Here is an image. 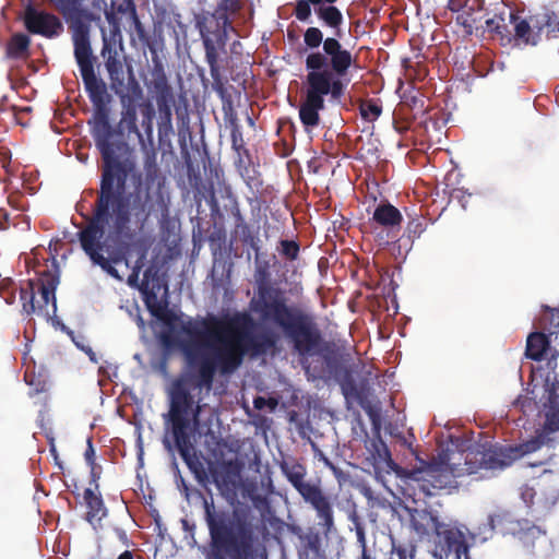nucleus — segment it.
<instances>
[{
    "mask_svg": "<svg viewBox=\"0 0 559 559\" xmlns=\"http://www.w3.org/2000/svg\"><path fill=\"white\" fill-rule=\"evenodd\" d=\"M117 96L121 106L118 128L110 123L111 98L106 105L107 127L98 124L95 106L92 119L88 120L92 138L102 157L100 180L92 215L85 217L86 224L76 233V237L81 249L94 265L120 280L115 264L127 263L134 252L141 251L144 255L145 239L142 231L153 206L147 191L144 194L127 193L128 178L135 169V162L123 131L134 134L144 144L143 133L138 126L139 105L144 94L130 64L128 91Z\"/></svg>",
    "mask_w": 559,
    "mask_h": 559,
    "instance_id": "nucleus-1",
    "label": "nucleus"
},
{
    "mask_svg": "<svg viewBox=\"0 0 559 559\" xmlns=\"http://www.w3.org/2000/svg\"><path fill=\"white\" fill-rule=\"evenodd\" d=\"M252 324L247 313H236L231 317H209L202 321L204 331H192L183 328L190 335L204 338L209 350L183 349L190 370L194 371L195 385L210 390L216 373L230 376L243 362L246 355L252 356L274 354L277 352L278 335L265 331L255 337L246 330Z\"/></svg>",
    "mask_w": 559,
    "mask_h": 559,
    "instance_id": "nucleus-2",
    "label": "nucleus"
},
{
    "mask_svg": "<svg viewBox=\"0 0 559 559\" xmlns=\"http://www.w3.org/2000/svg\"><path fill=\"white\" fill-rule=\"evenodd\" d=\"M254 270L257 284L250 309L260 321L278 328L292 344L293 349L302 358L301 365L308 379L324 378V368L308 364V357L318 353L323 342L321 330L312 314L289 305L285 292L270 284V266L259 258Z\"/></svg>",
    "mask_w": 559,
    "mask_h": 559,
    "instance_id": "nucleus-3",
    "label": "nucleus"
},
{
    "mask_svg": "<svg viewBox=\"0 0 559 559\" xmlns=\"http://www.w3.org/2000/svg\"><path fill=\"white\" fill-rule=\"evenodd\" d=\"M199 499L210 536L204 559H250L253 526L249 511L225 508L215 502L211 492L207 496L199 492Z\"/></svg>",
    "mask_w": 559,
    "mask_h": 559,
    "instance_id": "nucleus-4",
    "label": "nucleus"
},
{
    "mask_svg": "<svg viewBox=\"0 0 559 559\" xmlns=\"http://www.w3.org/2000/svg\"><path fill=\"white\" fill-rule=\"evenodd\" d=\"M48 2L56 8L72 31L74 57L85 92L95 106L98 124L107 127L106 105L110 97L106 83L96 75L94 70L95 57L90 41V25L85 21L87 14L82 8V0H48Z\"/></svg>",
    "mask_w": 559,
    "mask_h": 559,
    "instance_id": "nucleus-5",
    "label": "nucleus"
},
{
    "mask_svg": "<svg viewBox=\"0 0 559 559\" xmlns=\"http://www.w3.org/2000/svg\"><path fill=\"white\" fill-rule=\"evenodd\" d=\"M201 407L195 404L193 395L183 379L173 381L169 389V409L164 415L165 438L164 445L171 449L167 439L171 437L176 449L188 468L201 479L205 469L194 447L195 430L199 425Z\"/></svg>",
    "mask_w": 559,
    "mask_h": 559,
    "instance_id": "nucleus-6",
    "label": "nucleus"
},
{
    "mask_svg": "<svg viewBox=\"0 0 559 559\" xmlns=\"http://www.w3.org/2000/svg\"><path fill=\"white\" fill-rule=\"evenodd\" d=\"M340 38H324L322 31L314 26L304 33V43L312 50L305 60L306 78L333 90V99L336 100L344 95L346 88L343 78L356 64V56L342 45Z\"/></svg>",
    "mask_w": 559,
    "mask_h": 559,
    "instance_id": "nucleus-7",
    "label": "nucleus"
},
{
    "mask_svg": "<svg viewBox=\"0 0 559 559\" xmlns=\"http://www.w3.org/2000/svg\"><path fill=\"white\" fill-rule=\"evenodd\" d=\"M280 468L290 485L317 513L318 525L325 537L336 531L334 523L333 504L321 487L317 484L306 481L307 468L295 460H283Z\"/></svg>",
    "mask_w": 559,
    "mask_h": 559,
    "instance_id": "nucleus-8",
    "label": "nucleus"
},
{
    "mask_svg": "<svg viewBox=\"0 0 559 559\" xmlns=\"http://www.w3.org/2000/svg\"><path fill=\"white\" fill-rule=\"evenodd\" d=\"M489 522L492 530L516 537L526 554L540 559L551 557L552 542L542 526L527 519H515L509 512L491 515Z\"/></svg>",
    "mask_w": 559,
    "mask_h": 559,
    "instance_id": "nucleus-9",
    "label": "nucleus"
},
{
    "mask_svg": "<svg viewBox=\"0 0 559 559\" xmlns=\"http://www.w3.org/2000/svg\"><path fill=\"white\" fill-rule=\"evenodd\" d=\"M543 444L539 438L516 445H491L489 448L469 449L464 455L463 469L466 475L479 469H502L525 454L537 451Z\"/></svg>",
    "mask_w": 559,
    "mask_h": 559,
    "instance_id": "nucleus-10",
    "label": "nucleus"
},
{
    "mask_svg": "<svg viewBox=\"0 0 559 559\" xmlns=\"http://www.w3.org/2000/svg\"><path fill=\"white\" fill-rule=\"evenodd\" d=\"M510 22L520 44L536 46L543 39L559 38V10L554 7L542 5L525 17L510 13Z\"/></svg>",
    "mask_w": 559,
    "mask_h": 559,
    "instance_id": "nucleus-11",
    "label": "nucleus"
},
{
    "mask_svg": "<svg viewBox=\"0 0 559 559\" xmlns=\"http://www.w3.org/2000/svg\"><path fill=\"white\" fill-rule=\"evenodd\" d=\"M200 34L205 49V59L213 80V88L216 92H224V82L218 64L219 51L225 52L228 41V33L236 32L226 13H214L199 22Z\"/></svg>",
    "mask_w": 559,
    "mask_h": 559,
    "instance_id": "nucleus-12",
    "label": "nucleus"
},
{
    "mask_svg": "<svg viewBox=\"0 0 559 559\" xmlns=\"http://www.w3.org/2000/svg\"><path fill=\"white\" fill-rule=\"evenodd\" d=\"M453 459L421 462L419 467L407 469L404 477L415 483L424 495L435 496L442 489L455 487V479L466 475L463 464L452 462Z\"/></svg>",
    "mask_w": 559,
    "mask_h": 559,
    "instance_id": "nucleus-13",
    "label": "nucleus"
},
{
    "mask_svg": "<svg viewBox=\"0 0 559 559\" xmlns=\"http://www.w3.org/2000/svg\"><path fill=\"white\" fill-rule=\"evenodd\" d=\"M153 67L151 69V80L146 84L154 94L158 119L157 128L160 138L168 136L174 132L173 128V107L175 106L174 88L168 81L165 67L158 57L152 58Z\"/></svg>",
    "mask_w": 559,
    "mask_h": 559,
    "instance_id": "nucleus-14",
    "label": "nucleus"
},
{
    "mask_svg": "<svg viewBox=\"0 0 559 559\" xmlns=\"http://www.w3.org/2000/svg\"><path fill=\"white\" fill-rule=\"evenodd\" d=\"M475 536L456 521L442 522L433 536V557L438 559H471L469 548Z\"/></svg>",
    "mask_w": 559,
    "mask_h": 559,
    "instance_id": "nucleus-15",
    "label": "nucleus"
},
{
    "mask_svg": "<svg viewBox=\"0 0 559 559\" xmlns=\"http://www.w3.org/2000/svg\"><path fill=\"white\" fill-rule=\"evenodd\" d=\"M25 29L33 35L55 39L64 33V24L59 15L44 8L36 0H25L20 16Z\"/></svg>",
    "mask_w": 559,
    "mask_h": 559,
    "instance_id": "nucleus-16",
    "label": "nucleus"
},
{
    "mask_svg": "<svg viewBox=\"0 0 559 559\" xmlns=\"http://www.w3.org/2000/svg\"><path fill=\"white\" fill-rule=\"evenodd\" d=\"M57 278L48 275L44 281H39L36 285L34 281H27L25 286L20 288V299L22 301V310L27 316L37 313L44 317H49L48 305L52 300V309L56 311V296L55 290L57 286Z\"/></svg>",
    "mask_w": 559,
    "mask_h": 559,
    "instance_id": "nucleus-17",
    "label": "nucleus"
},
{
    "mask_svg": "<svg viewBox=\"0 0 559 559\" xmlns=\"http://www.w3.org/2000/svg\"><path fill=\"white\" fill-rule=\"evenodd\" d=\"M306 98L299 107V118L305 128H316L320 123V110L324 109V96L333 99V90L306 78Z\"/></svg>",
    "mask_w": 559,
    "mask_h": 559,
    "instance_id": "nucleus-18",
    "label": "nucleus"
},
{
    "mask_svg": "<svg viewBox=\"0 0 559 559\" xmlns=\"http://www.w3.org/2000/svg\"><path fill=\"white\" fill-rule=\"evenodd\" d=\"M447 8L457 13L456 23L464 27L466 34L472 35L484 17L485 0H449Z\"/></svg>",
    "mask_w": 559,
    "mask_h": 559,
    "instance_id": "nucleus-19",
    "label": "nucleus"
},
{
    "mask_svg": "<svg viewBox=\"0 0 559 559\" xmlns=\"http://www.w3.org/2000/svg\"><path fill=\"white\" fill-rule=\"evenodd\" d=\"M298 539L296 546L298 559H329L322 545L321 533L312 526L293 528Z\"/></svg>",
    "mask_w": 559,
    "mask_h": 559,
    "instance_id": "nucleus-20",
    "label": "nucleus"
},
{
    "mask_svg": "<svg viewBox=\"0 0 559 559\" xmlns=\"http://www.w3.org/2000/svg\"><path fill=\"white\" fill-rule=\"evenodd\" d=\"M443 520L437 512L427 509L409 511V525L420 539L435 536Z\"/></svg>",
    "mask_w": 559,
    "mask_h": 559,
    "instance_id": "nucleus-21",
    "label": "nucleus"
},
{
    "mask_svg": "<svg viewBox=\"0 0 559 559\" xmlns=\"http://www.w3.org/2000/svg\"><path fill=\"white\" fill-rule=\"evenodd\" d=\"M547 369L549 372L546 374V392L547 404L550 413L559 411V361L558 354L554 353L547 361Z\"/></svg>",
    "mask_w": 559,
    "mask_h": 559,
    "instance_id": "nucleus-22",
    "label": "nucleus"
},
{
    "mask_svg": "<svg viewBox=\"0 0 559 559\" xmlns=\"http://www.w3.org/2000/svg\"><path fill=\"white\" fill-rule=\"evenodd\" d=\"M554 353L559 352L550 347L548 336L543 332H533L528 335L526 341L525 354L532 360L540 361L544 358H549Z\"/></svg>",
    "mask_w": 559,
    "mask_h": 559,
    "instance_id": "nucleus-23",
    "label": "nucleus"
},
{
    "mask_svg": "<svg viewBox=\"0 0 559 559\" xmlns=\"http://www.w3.org/2000/svg\"><path fill=\"white\" fill-rule=\"evenodd\" d=\"M83 499L87 509L85 520L92 525L98 524L107 515L102 495L96 493L93 488H86Z\"/></svg>",
    "mask_w": 559,
    "mask_h": 559,
    "instance_id": "nucleus-24",
    "label": "nucleus"
},
{
    "mask_svg": "<svg viewBox=\"0 0 559 559\" xmlns=\"http://www.w3.org/2000/svg\"><path fill=\"white\" fill-rule=\"evenodd\" d=\"M316 15L328 27L335 29V36L341 37V26L344 17L341 10L333 3H321L316 7Z\"/></svg>",
    "mask_w": 559,
    "mask_h": 559,
    "instance_id": "nucleus-25",
    "label": "nucleus"
},
{
    "mask_svg": "<svg viewBox=\"0 0 559 559\" xmlns=\"http://www.w3.org/2000/svg\"><path fill=\"white\" fill-rule=\"evenodd\" d=\"M31 37L25 33L13 34L7 43L5 55L10 59L25 60L29 57Z\"/></svg>",
    "mask_w": 559,
    "mask_h": 559,
    "instance_id": "nucleus-26",
    "label": "nucleus"
},
{
    "mask_svg": "<svg viewBox=\"0 0 559 559\" xmlns=\"http://www.w3.org/2000/svg\"><path fill=\"white\" fill-rule=\"evenodd\" d=\"M372 219L380 226L386 228L399 227L402 223L401 212L390 203L379 204L372 215Z\"/></svg>",
    "mask_w": 559,
    "mask_h": 559,
    "instance_id": "nucleus-27",
    "label": "nucleus"
},
{
    "mask_svg": "<svg viewBox=\"0 0 559 559\" xmlns=\"http://www.w3.org/2000/svg\"><path fill=\"white\" fill-rule=\"evenodd\" d=\"M235 165L246 183L251 189H257L259 191L262 188L263 182L258 171L252 167L250 153L238 155L235 160Z\"/></svg>",
    "mask_w": 559,
    "mask_h": 559,
    "instance_id": "nucleus-28",
    "label": "nucleus"
},
{
    "mask_svg": "<svg viewBox=\"0 0 559 559\" xmlns=\"http://www.w3.org/2000/svg\"><path fill=\"white\" fill-rule=\"evenodd\" d=\"M340 384L346 399H353L362 404L366 399V385L357 383L352 369H345Z\"/></svg>",
    "mask_w": 559,
    "mask_h": 559,
    "instance_id": "nucleus-29",
    "label": "nucleus"
},
{
    "mask_svg": "<svg viewBox=\"0 0 559 559\" xmlns=\"http://www.w3.org/2000/svg\"><path fill=\"white\" fill-rule=\"evenodd\" d=\"M127 10L130 11L131 13V17H132V21H133V26H134V31L139 37V39L145 45L148 47L150 51L152 52L153 55V58H156L157 55H156V49L153 45V43L151 41V38H150V35L147 34L144 25L141 23L138 14H136V9H135V5L134 3L132 2V0H128L127 3H126V9H123L122 5H120L118 8V11L119 12H126Z\"/></svg>",
    "mask_w": 559,
    "mask_h": 559,
    "instance_id": "nucleus-30",
    "label": "nucleus"
},
{
    "mask_svg": "<svg viewBox=\"0 0 559 559\" xmlns=\"http://www.w3.org/2000/svg\"><path fill=\"white\" fill-rule=\"evenodd\" d=\"M102 56L105 59V68L107 73H111L112 71L124 67V63L115 45L110 44L106 39L104 40Z\"/></svg>",
    "mask_w": 559,
    "mask_h": 559,
    "instance_id": "nucleus-31",
    "label": "nucleus"
},
{
    "mask_svg": "<svg viewBox=\"0 0 559 559\" xmlns=\"http://www.w3.org/2000/svg\"><path fill=\"white\" fill-rule=\"evenodd\" d=\"M337 0H297L294 7V15L300 22H306L311 16V5L316 11V7L321 3H335Z\"/></svg>",
    "mask_w": 559,
    "mask_h": 559,
    "instance_id": "nucleus-32",
    "label": "nucleus"
},
{
    "mask_svg": "<svg viewBox=\"0 0 559 559\" xmlns=\"http://www.w3.org/2000/svg\"><path fill=\"white\" fill-rule=\"evenodd\" d=\"M414 552V547H412V549L408 551L405 547L401 545L396 546L394 543H392V548L389 551L382 554L381 556H371L370 554H362L360 556V559H413Z\"/></svg>",
    "mask_w": 559,
    "mask_h": 559,
    "instance_id": "nucleus-33",
    "label": "nucleus"
},
{
    "mask_svg": "<svg viewBox=\"0 0 559 559\" xmlns=\"http://www.w3.org/2000/svg\"><path fill=\"white\" fill-rule=\"evenodd\" d=\"M139 109L142 116L141 126L143 128L144 134L151 141L153 138V120L155 117L154 107L148 100H143L139 105Z\"/></svg>",
    "mask_w": 559,
    "mask_h": 559,
    "instance_id": "nucleus-34",
    "label": "nucleus"
},
{
    "mask_svg": "<svg viewBox=\"0 0 559 559\" xmlns=\"http://www.w3.org/2000/svg\"><path fill=\"white\" fill-rule=\"evenodd\" d=\"M150 296L146 298V304L158 320H160L169 329H175L176 323L180 320L179 316L176 314L173 310L167 309L166 306H151L150 305Z\"/></svg>",
    "mask_w": 559,
    "mask_h": 559,
    "instance_id": "nucleus-35",
    "label": "nucleus"
},
{
    "mask_svg": "<svg viewBox=\"0 0 559 559\" xmlns=\"http://www.w3.org/2000/svg\"><path fill=\"white\" fill-rule=\"evenodd\" d=\"M376 451H377V459L380 462H383L388 468L396 472L397 475L405 476V472H407V469L400 467L394 462V460L391 456V452H390L389 448L384 443H381L379 447H377Z\"/></svg>",
    "mask_w": 559,
    "mask_h": 559,
    "instance_id": "nucleus-36",
    "label": "nucleus"
},
{
    "mask_svg": "<svg viewBox=\"0 0 559 559\" xmlns=\"http://www.w3.org/2000/svg\"><path fill=\"white\" fill-rule=\"evenodd\" d=\"M226 119L230 126V140H231V146L233 145H240L245 142L242 131L240 128V124L238 122V118L236 112L233 111L231 107L229 106V112H226Z\"/></svg>",
    "mask_w": 559,
    "mask_h": 559,
    "instance_id": "nucleus-37",
    "label": "nucleus"
},
{
    "mask_svg": "<svg viewBox=\"0 0 559 559\" xmlns=\"http://www.w3.org/2000/svg\"><path fill=\"white\" fill-rule=\"evenodd\" d=\"M360 115L365 120L374 121L382 112V107L378 100L367 99L359 106Z\"/></svg>",
    "mask_w": 559,
    "mask_h": 559,
    "instance_id": "nucleus-38",
    "label": "nucleus"
},
{
    "mask_svg": "<svg viewBox=\"0 0 559 559\" xmlns=\"http://www.w3.org/2000/svg\"><path fill=\"white\" fill-rule=\"evenodd\" d=\"M128 73V70H127ZM124 67L108 73L110 88L117 95L128 91V82L126 83Z\"/></svg>",
    "mask_w": 559,
    "mask_h": 559,
    "instance_id": "nucleus-39",
    "label": "nucleus"
},
{
    "mask_svg": "<svg viewBox=\"0 0 559 559\" xmlns=\"http://www.w3.org/2000/svg\"><path fill=\"white\" fill-rule=\"evenodd\" d=\"M214 483L223 493L235 492L237 488L236 479L230 473L214 475Z\"/></svg>",
    "mask_w": 559,
    "mask_h": 559,
    "instance_id": "nucleus-40",
    "label": "nucleus"
},
{
    "mask_svg": "<svg viewBox=\"0 0 559 559\" xmlns=\"http://www.w3.org/2000/svg\"><path fill=\"white\" fill-rule=\"evenodd\" d=\"M280 252L285 259L294 261L298 258L300 246L297 241L283 239L280 241Z\"/></svg>",
    "mask_w": 559,
    "mask_h": 559,
    "instance_id": "nucleus-41",
    "label": "nucleus"
},
{
    "mask_svg": "<svg viewBox=\"0 0 559 559\" xmlns=\"http://www.w3.org/2000/svg\"><path fill=\"white\" fill-rule=\"evenodd\" d=\"M352 520H353V522L355 524V532H356L357 542H358V544L361 547V555L362 554H369L368 550H367L366 533H365V527H364L362 523L360 522L359 518L356 514H354L352 516Z\"/></svg>",
    "mask_w": 559,
    "mask_h": 559,
    "instance_id": "nucleus-42",
    "label": "nucleus"
},
{
    "mask_svg": "<svg viewBox=\"0 0 559 559\" xmlns=\"http://www.w3.org/2000/svg\"><path fill=\"white\" fill-rule=\"evenodd\" d=\"M486 26L488 31L502 35L504 31H507V25L504 24V19L501 15H495L493 17L486 20Z\"/></svg>",
    "mask_w": 559,
    "mask_h": 559,
    "instance_id": "nucleus-43",
    "label": "nucleus"
},
{
    "mask_svg": "<svg viewBox=\"0 0 559 559\" xmlns=\"http://www.w3.org/2000/svg\"><path fill=\"white\" fill-rule=\"evenodd\" d=\"M424 230L425 224L419 217L411 219L406 227V231L411 238H418Z\"/></svg>",
    "mask_w": 559,
    "mask_h": 559,
    "instance_id": "nucleus-44",
    "label": "nucleus"
},
{
    "mask_svg": "<svg viewBox=\"0 0 559 559\" xmlns=\"http://www.w3.org/2000/svg\"><path fill=\"white\" fill-rule=\"evenodd\" d=\"M545 308L548 311V313L542 318V325L544 329L548 330L549 334L557 333L559 329V326H556L558 319L556 317L552 318V309H550L549 307Z\"/></svg>",
    "mask_w": 559,
    "mask_h": 559,
    "instance_id": "nucleus-45",
    "label": "nucleus"
},
{
    "mask_svg": "<svg viewBox=\"0 0 559 559\" xmlns=\"http://www.w3.org/2000/svg\"><path fill=\"white\" fill-rule=\"evenodd\" d=\"M544 430L547 433L556 432L559 430V411L556 413H547Z\"/></svg>",
    "mask_w": 559,
    "mask_h": 559,
    "instance_id": "nucleus-46",
    "label": "nucleus"
},
{
    "mask_svg": "<svg viewBox=\"0 0 559 559\" xmlns=\"http://www.w3.org/2000/svg\"><path fill=\"white\" fill-rule=\"evenodd\" d=\"M230 213L234 218L235 229H239L247 224L237 203L231 207Z\"/></svg>",
    "mask_w": 559,
    "mask_h": 559,
    "instance_id": "nucleus-47",
    "label": "nucleus"
},
{
    "mask_svg": "<svg viewBox=\"0 0 559 559\" xmlns=\"http://www.w3.org/2000/svg\"><path fill=\"white\" fill-rule=\"evenodd\" d=\"M265 405H269L271 409H274L277 405V401L273 397L266 400L263 396H257L253 400V406L257 409H263Z\"/></svg>",
    "mask_w": 559,
    "mask_h": 559,
    "instance_id": "nucleus-48",
    "label": "nucleus"
},
{
    "mask_svg": "<svg viewBox=\"0 0 559 559\" xmlns=\"http://www.w3.org/2000/svg\"><path fill=\"white\" fill-rule=\"evenodd\" d=\"M535 496H536V491L533 487H528V486L523 487L522 492H521V498L528 508L533 507Z\"/></svg>",
    "mask_w": 559,
    "mask_h": 559,
    "instance_id": "nucleus-49",
    "label": "nucleus"
},
{
    "mask_svg": "<svg viewBox=\"0 0 559 559\" xmlns=\"http://www.w3.org/2000/svg\"><path fill=\"white\" fill-rule=\"evenodd\" d=\"M234 233L239 235L241 242L252 241V236H254L248 224L243 225L239 229H234Z\"/></svg>",
    "mask_w": 559,
    "mask_h": 559,
    "instance_id": "nucleus-50",
    "label": "nucleus"
},
{
    "mask_svg": "<svg viewBox=\"0 0 559 559\" xmlns=\"http://www.w3.org/2000/svg\"><path fill=\"white\" fill-rule=\"evenodd\" d=\"M221 7L225 11L224 13L227 11L236 13L240 9V0H222Z\"/></svg>",
    "mask_w": 559,
    "mask_h": 559,
    "instance_id": "nucleus-51",
    "label": "nucleus"
},
{
    "mask_svg": "<svg viewBox=\"0 0 559 559\" xmlns=\"http://www.w3.org/2000/svg\"><path fill=\"white\" fill-rule=\"evenodd\" d=\"M84 459L88 465H96L95 462V450L93 447L92 439L87 440V448L84 452Z\"/></svg>",
    "mask_w": 559,
    "mask_h": 559,
    "instance_id": "nucleus-52",
    "label": "nucleus"
},
{
    "mask_svg": "<svg viewBox=\"0 0 559 559\" xmlns=\"http://www.w3.org/2000/svg\"><path fill=\"white\" fill-rule=\"evenodd\" d=\"M10 227V213L1 207L0 209V230H7Z\"/></svg>",
    "mask_w": 559,
    "mask_h": 559,
    "instance_id": "nucleus-53",
    "label": "nucleus"
},
{
    "mask_svg": "<svg viewBox=\"0 0 559 559\" xmlns=\"http://www.w3.org/2000/svg\"><path fill=\"white\" fill-rule=\"evenodd\" d=\"M90 467H91V479H92V483L94 484L95 490H98L97 480H98V478L100 476V466H98L96 464V465H90Z\"/></svg>",
    "mask_w": 559,
    "mask_h": 559,
    "instance_id": "nucleus-54",
    "label": "nucleus"
},
{
    "mask_svg": "<svg viewBox=\"0 0 559 559\" xmlns=\"http://www.w3.org/2000/svg\"><path fill=\"white\" fill-rule=\"evenodd\" d=\"M242 243L248 245L252 250L255 251V259L259 258L260 246H259V238L257 236H252V241H246Z\"/></svg>",
    "mask_w": 559,
    "mask_h": 559,
    "instance_id": "nucleus-55",
    "label": "nucleus"
},
{
    "mask_svg": "<svg viewBox=\"0 0 559 559\" xmlns=\"http://www.w3.org/2000/svg\"><path fill=\"white\" fill-rule=\"evenodd\" d=\"M116 534H117V537L119 538V540L123 544V545H129V537L126 533L124 530L122 528H116L115 530Z\"/></svg>",
    "mask_w": 559,
    "mask_h": 559,
    "instance_id": "nucleus-56",
    "label": "nucleus"
},
{
    "mask_svg": "<svg viewBox=\"0 0 559 559\" xmlns=\"http://www.w3.org/2000/svg\"><path fill=\"white\" fill-rule=\"evenodd\" d=\"M231 147L237 153V156L250 153L249 150L246 147V143L245 142L241 143V146L240 145H233Z\"/></svg>",
    "mask_w": 559,
    "mask_h": 559,
    "instance_id": "nucleus-57",
    "label": "nucleus"
},
{
    "mask_svg": "<svg viewBox=\"0 0 559 559\" xmlns=\"http://www.w3.org/2000/svg\"><path fill=\"white\" fill-rule=\"evenodd\" d=\"M157 171H158V168H157V166L155 164L148 166L146 168V176H147V178L153 179V177L156 176Z\"/></svg>",
    "mask_w": 559,
    "mask_h": 559,
    "instance_id": "nucleus-58",
    "label": "nucleus"
},
{
    "mask_svg": "<svg viewBox=\"0 0 559 559\" xmlns=\"http://www.w3.org/2000/svg\"><path fill=\"white\" fill-rule=\"evenodd\" d=\"M81 349L84 350L88 355L90 359L93 362H97L96 354L90 346H87V347L82 346Z\"/></svg>",
    "mask_w": 559,
    "mask_h": 559,
    "instance_id": "nucleus-59",
    "label": "nucleus"
},
{
    "mask_svg": "<svg viewBox=\"0 0 559 559\" xmlns=\"http://www.w3.org/2000/svg\"><path fill=\"white\" fill-rule=\"evenodd\" d=\"M117 559H134V554L131 550H124L118 556Z\"/></svg>",
    "mask_w": 559,
    "mask_h": 559,
    "instance_id": "nucleus-60",
    "label": "nucleus"
},
{
    "mask_svg": "<svg viewBox=\"0 0 559 559\" xmlns=\"http://www.w3.org/2000/svg\"><path fill=\"white\" fill-rule=\"evenodd\" d=\"M321 460H322V462L324 463V465L326 467H329L333 472H336V467L334 466V464L326 456L322 455Z\"/></svg>",
    "mask_w": 559,
    "mask_h": 559,
    "instance_id": "nucleus-61",
    "label": "nucleus"
},
{
    "mask_svg": "<svg viewBox=\"0 0 559 559\" xmlns=\"http://www.w3.org/2000/svg\"><path fill=\"white\" fill-rule=\"evenodd\" d=\"M171 340H173V338H171L170 333H164V334L162 335V342H163V344H165V345H167V346L171 344Z\"/></svg>",
    "mask_w": 559,
    "mask_h": 559,
    "instance_id": "nucleus-62",
    "label": "nucleus"
},
{
    "mask_svg": "<svg viewBox=\"0 0 559 559\" xmlns=\"http://www.w3.org/2000/svg\"><path fill=\"white\" fill-rule=\"evenodd\" d=\"M182 526L186 531H190L192 534L194 532V528H195V525L192 524L190 525L189 522L187 520H182Z\"/></svg>",
    "mask_w": 559,
    "mask_h": 559,
    "instance_id": "nucleus-63",
    "label": "nucleus"
},
{
    "mask_svg": "<svg viewBox=\"0 0 559 559\" xmlns=\"http://www.w3.org/2000/svg\"><path fill=\"white\" fill-rule=\"evenodd\" d=\"M556 317L558 319V322L556 323V326H559V307L552 309V318Z\"/></svg>",
    "mask_w": 559,
    "mask_h": 559,
    "instance_id": "nucleus-64",
    "label": "nucleus"
}]
</instances>
